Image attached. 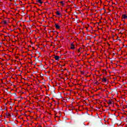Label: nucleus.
<instances>
[{"mask_svg":"<svg viewBox=\"0 0 127 127\" xmlns=\"http://www.w3.org/2000/svg\"><path fill=\"white\" fill-rule=\"evenodd\" d=\"M68 10V9H66L65 10V12H67V10Z\"/></svg>","mask_w":127,"mask_h":127,"instance_id":"1a4fd4ad","label":"nucleus"},{"mask_svg":"<svg viewBox=\"0 0 127 127\" xmlns=\"http://www.w3.org/2000/svg\"><path fill=\"white\" fill-rule=\"evenodd\" d=\"M54 59L56 60L57 61H59V59H60V57L56 56L54 57Z\"/></svg>","mask_w":127,"mask_h":127,"instance_id":"20e7f679","label":"nucleus"},{"mask_svg":"<svg viewBox=\"0 0 127 127\" xmlns=\"http://www.w3.org/2000/svg\"><path fill=\"white\" fill-rule=\"evenodd\" d=\"M102 82H107V78L104 77V78L102 79Z\"/></svg>","mask_w":127,"mask_h":127,"instance_id":"423d86ee","label":"nucleus"},{"mask_svg":"<svg viewBox=\"0 0 127 127\" xmlns=\"http://www.w3.org/2000/svg\"><path fill=\"white\" fill-rule=\"evenodd\" d=\"M55 26L56 29H60V26L58 23H55Z\"/></svg>","mask_w":127,"mask_h":127,"instance_id":"7ed1b4c3","label":"nucleus"},{"mask_svg":"<svg viewBox=\"0 0 127 127\" xmlns=\"http://www.w3.org/2000/svg\"><path fill=\"white\" fill-rule=\"evenodd\" d=\"M37 2H38L40 4H42V3H43V2L41 0H37Z\"/></svg>","mask_w":127,"mask_h":127,"instance_id":"39448f33","label":"nucleus"},{"mask_svg":"<svg viewBox=\"0 0 127 127\" xmlns=\"http://www.w3.org/2000/svg\"><path fill=\"white\" fill-rule=\"evenodd\" d=\"M6 116H7V117H9V116H10V115L9 114V113H6Z\"/></svg>","mask_w":127,"mask_h":127,"instance_id":"6e6552de","label":"nucleus"},{"mask_svg":"<svg viewBox=\"0 0 127 127\" xmlns=\"http://www.w3.org/2000/svg\"><path fill=\"white\" fill-rule=\"evenodd\" d=\"M108 104L109 105H112V101H111V100H109L108 102Z\"/></svg>","mask_w":127,"mask_h":127,"instance_id":"0eeeda50","label":"nucleus"},{"mask_svg":"<svg viewBox=\"0 0 127 127\" xmlns=\"http://www.w3.org/2000/svg\"><path fill=\"white\" fill-rule=\"evenodd\" d=\"M10 1H11V0H9Z\"/></svg>","mask_w":127,"mask_h":127,"instance_id":"9b49d317","label":"nucleus"},{"mask_svg":"<svg viewBox=\"0 0 127 127\" xmlns=\"http://www.w3.org/2000/svg\"><path fill=\"white\" fill-rule=\"evenodd\" d=\"M61 3H63V1H61Z\"/></svg>","mask_w":127,"mask_h":127,"instance_id":"9d476101","label":"nucleus"},{"mask_svg":"<svg viewBox=\"0 0 127 127\" xmlns=\"http://www.w3.org/2000/svg\"><path fill=\"white\" fill-rule=\"evenodd\" d=\"M76 43L73 42L70 44V48L71 50H74L75 49V45Z\"/></svg>","mask_w":127,"mask_h":127,"instance_id":"f257e3e1","label":"nucleus"},{"mask_svg":"<svg viewBox=\"0 0 127 127\" xmlns=\"http://www.w3.org/2000/svg\"><path fill=\"white\" fill-rule=\"evenodd\" d=\"M56 14L58 15V17H62V14L60 11H56Z\"/></svg>","mask_w":127,"mask_h":127,"instance_id":"f03ea898","label":"nucleus"}]
</instances>
